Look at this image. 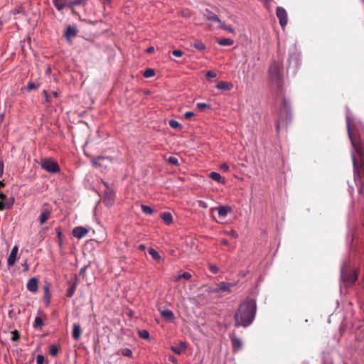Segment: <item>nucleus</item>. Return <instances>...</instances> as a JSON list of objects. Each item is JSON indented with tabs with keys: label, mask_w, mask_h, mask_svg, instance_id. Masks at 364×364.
<instances>
[{
	"label": "nucleus",
	"mask_w": 364,
	"mask_h": 364,
	"mask_svg": "<svg viewBox=\"0 0 364 364\" xmlns=\"http://www.w3.org/2000/svg\"><path fill=\"white\" fill-rule=\"evenodd\" d=\"M257 311L256 301L252 298H247L239 306L234 316L236 326L247 327L255 319Z\"/></svg>",
	"instance_id": "f257e3e1"
},
{
	"label": "nucleus",
	"mask_w": 364,
	"mask_h": 364,
	"mask_svg": "<svg viewBox=\"0 0 364 364\" xmlns=\"http://www.w3.org/2000/svg\"><path fill=\"white\" fill-rule=\"evenodd\" d=\"M291 119V108L289 102L286 99L282 100L280 114L278 119L277 129L279 132L280 127L287 125Z\"/></svg>",
	"instance_id": "f03ea898"
},
{
	"label": "nucleus",
	"mask_w": 364,
	"mask_h": 364,
	"mask_svg": "<svg viewBox=\"0 0 364 364\" xmlns=\"http://www.w3.org/2000/svg\"><path fill=\"white\" fill-rule=\"evenodd\" d=\"M269 80L272 87L280 88L282 85V76L279 65L275 61L272 62L269 68Z\"/></svg>",
	"instance_id": "7ed1b4c3"
},
{
	"label": "nucleus",
	"mask_w": 364,
	"mask_h": 364,
	"mask_svg": "<svg viewBox=\"0 0 364 364\" xmlns=\"http://www.w3.org/2000/svg\"><path fill=\"white\" fill-rule=\"evenodd\" d=\"M40 165L43 169L50 173H56L60 171L58 164L49 158L41 159Z\"/></svg>",
	"instance_id": "20e7f679"
},
{
	"label": "nucleus",
	"mask_w": 364,
	"mask_h": 364,
	"mask_svg": "<svg viewBox=\"0 0 364 364\" xmlns=\"http://www.w3.org/2000/svg\"><path fill=\"white\" fill-rule=\"evenodd\" d=\"M358 271L354 269L348 273H344L343 269H341V277L345 282V286H352L358 279Z\"/></svg>",
	"instance_id": "39448f33"
},
{
	"label": "nucleus",
	"mask_w": 364,
	"mask_h": 364,
	"mask_svg": "<svg viewBox=\"0 0 364 364\" xmlns=\"http://www.w3.org/2000/svg\"><path fill=\"white\" fill-rule=\"evenodd\" d=\"M346 121H347L348 134L350 140L351 141L352 146H353V148L355 150L358 155H359L360 157H363V146L360 143H357L355 141V139L353 138L352 133H351L350 129V119L348 117H347Z\"/></svg>",
	"instance_id": "423d86ee"
},
{
	"label": "nucleus",
	"mask_w": 364,
	"mask_h": 364,
	"mask_svg": "<svg viewBox=\"0 0 364 364\" xmlns=\"http://www.w3.org/2000/svg\"><path fill=\"white\" fill-rule=\"evenodd\" d=\"M103 202L107 206H112L114 203V191L107 188L105 191Z\"/></svg>",
	"instance_id": "0eeeda50"
},
{
	"label": "nucleus",
	"mask_w": 364,
	"mask_h": 364,
	"mask_svg": "<svg viewBox=\"0 0 364 364\" xmlns=\"http://www.w3.org/2000/svg\"><path fill=\"white\" fill-rule=\"evenodd\" d=\"M276 14L279 18V23L282 27H284L287 24V14L286 10L282 7H277Z\"/></svg>",
	"instance_id": "6e6552de"
},
{
	"label": "nucleus",
	"mask_w": 364,
	"mask_h": 364,
	"mask_svg": "<svg viewBox=\"0 0 364 364\" xmlns=\"http://www.w3.org/2000/svg\"><path fill=\"white\" fill-rule=\"evenodd\" d=\"M18 247L17 245H15L13 247L9 256L7 259V264L9 267H11L14 265V264L16 262L17 259V255H18Z\"/></svg>",
	"instance_id": "1a4fd4ad"
},
{
	"label": "nucleus",
	"mask_w": 364,
	"mask_h": 364,
	"mask_svg": "<svg viewBox=\"0 0 364 364\" xmlns=\"http://www.w3.org/2000/svg\"><path fill=\"white\" fill-rule=\"evenodd\" d=\"M77 30L75 26H68L65 31V37L68 41H71V39L76 36Z\"/></svg>",
	"instance_id": "9d476101"
},
{
	"label": "nucleus",
	"mask_w": 364,
	"mask_h": 364,
	"mask_svg": "<svg viewBox=\"0 0 364 364\" xmlns=\"http://www.w3.org/2000/svg\"><path fill=\"white\" fill-rule=\"evenodd\" d=\"M26 288L29 291L33 294L36 293L38 288L37 279L36 277H31L29 279L26 284Z\"/></svg>",
	"instance_id": "9b49d317"
},
{
	"label": "nucleus",
	"mask_w": 364,
	"mask_h": 364,
	"mask_svg": "<svg viewBox=\"0 0 364 364\" xmlns=\"http://www.w3.org/2000/svg\"><path fill=\"white\" fill-rule=\"evenodd\" d=\"M87 232L88 230L82 226H77L73 230V235L78 239H80L86 236Z\"/></svg>",
	"instance_id": "f8f14e48"
},
{
	"label": "nucleus",
	"mask_w": 364,
	"mask_h": 364,
	"mask_svg": "<svg viewBox=\"0 0 364 364\" xmlns=\"http://www.w3.org/2000/svg\"><path fill=\"white\" fill-rule=\"evenodd\" d=\"M53 3L58 11H61L65 7L70 8V0H53Z\"/></svg>",
	"instance_id": "ddd939ff"
},
{
	"label": "nucleus",
	"mask_w": 364,
	"mask_h": 364,
	"mask_svg": "<svg viewBox=\"0 0 364 364\" xmlns=\"http://www.w3.org/2000/svg\"><path fill=\"white\" fill-rule=\"evenodd\" d=\"M352 159L353 162L355 175L360 174L361 173L364 174V162H362V164H360V166H359L358 161L355 159V154L353 152L352 153Z\"/></svg>",
	"instance_id": "4468645a"
},
{
	"label": "nucleus",
	"mask_w": 364,
	"mask_h": 364,
	"mask_svg": "<svg viewBox=\"0 0 364 364\" xmlns=\"http://www.w3.org/2000/svg\"><path fill=\"white\" fill-rule=\"evenodd\" d=\"M204 16L209 21L217 22L218 23H221V20L219 18V17L208 9L205 10Z\"/></svg>",
	"instance_id": "2eb2a0df"
},
{
	"label": "nucleus",
	"mask_w": 364,
	"mask_h": 364,
	"mask_svg": "<svg viewBox=\"0 0 364 364\" xmlns=\"http://www.w3.org/2000/svg\"><path fill=\"white\" fill-rule=\"evenodd\" d=\"M235 285V284L221 282L218 284V288L215 289V291L216 292H218L219 291H230V288Z\"/></svg>",
	"instance_id": "dca6fc26"
},
{
	"label": "nucleus",
	"mask_w": 364,
	"mask_h": 364,
	"mask_svg": "<svg viewBox=\"0 0 364 364\" xmlns=\"http://www.w3.org/2000/svg\"><path fill=\"white\" fill-rule=\"evenodd\" d=\"M218 215L220 218H225L232 211V208L228 205H221L218 208Z\"/></svg>",
	"instance_id": "f3484780"
},
{
	"label": "nucleus",
	"mask_w": 364,
	"mask_h": 364,
	"mask_svg": "<svg viewBox=\"0 0 364 364\" xmlns=\"http://www.w3.org/2000/svg\"><path fill=\"white\" fill-rule=\"evenodd\" d=\"M187 348V346L185 342H181L178 345L171 346V349L173 352L180 355Z\"/></svg>",
	"instance_id": "a211bd4d"
},
{
	"label": "nucleus",
	"mask_w": 364,
	"mask_h": 364,
	"mask_svg": "<svg viewBox=\"0 0 364 364\" xmlns=\"http://www.w3.org/2000/svg\"><path fill=\"white\" fill-rule=\"evenodd\" d=\"M50 210H49L48 209L43 210L39 217L41 225H43L50 218Z\"/></svg>",
	"instance_id": "6ab92c4d"
},
{
	"label": "nucleus",
	"mask_w": 364,
	"mask_h": 364,
	"mask_svg": "<svg viewBox=\"0 0 364 364\" xmlns=\"http://www.w3.org/2000/svg\"><path fill=\"white\" fill-rule=\"evenodd\" d=\"M82 333V330L80 324L75 323L73 328V337L75 340L77 341L80 339Z\"/></svg>",
	"instance_id": "aec40b11"
},
{
	"label": "nucleus",
	"mask_w": 364,
	"mask_h": 364,
	"mask_svg": "<svg viewBox=\"0 0 364 364\" xmlns=\"http://www.w3.org/2000/svg\"><path fill=\"white\" fill-rule=\"evenodd\" d=\"M43 299L46 302V306H48L50 302L51 294L50 291V287L48 285H46L43 287Z\"/></svg>",
	"instance_id": "412c9836"
},
{
	"label": "nucleus",
	"mask_w": 364,
	"mask_h": 364,
	"mask_svg": "<svg viewBox=\"0 0 364 364\" xmlns=\"http://www.w3.org/2000/svg\"><path fill=\"white\" fill-rule=\"evenodd\" d=\"M209 177L213 181L221 183L223 184L225 183V178H223L221 175L218 172H210L209 174Z\"/></svg>",
	"instance_id": "4be33fe9"
},
{
	"label": "nucleus",
	"mask_w": 364,
	"mask_h": 364,
	"mask_svg": "<svg viewBox=\"0 0 364 364\" xmlns=\"http://www.w3.org/2000/svg\"><path fill=\"white\" fill-rule=\"evenodd\" d=\"M231 341H232V348L234 350H239L241 348L242 342L238 338H237L235 336H232L231 338Z\"/></svg>",
	"instance_id": "5701e85b"
},
{
	"label": "nucleus",
	"mask_w": 364,
	"mask_h": 364,
	"mask_svg": "<svg viewBox=\"0 0 364 364\" xmlns=\"http://www.w3.org/2000/svg\"><path fill=\"white\" fill-rule=\"evenodd\" d=\"M161 218L167 225H170L173 223V217L171 213L165 212L161 214Z\"/></svg>",
	"instance_id": "b1692460"
},
{
	"label": "nucleus",
	"mask_w": 364,
	"mask_h": 364,
	"mask_svg": "<svg viewBox=\"0 0 364 364\" xmlns=\"http://www.w3.org/2000/svg\"><path fill=\"white\" fill-rule=\"evenodd\" d=\"M217 43L222 46H230L234 43V41L231 38H225L217 41Z\"/></svg>",
	"instance_id": "393cba45"
},
{
	"label": "nucleus",
	"mask_w": 364,
	"mask_h": 364,
	"mask_svg": "<svg viewBox=\"0 0 364 364\" xmlns=\"http://www.w3.org/2000/svg\"><path fill=\"white\" fill-rule=\"evenodd\" d=\"M231 87L230 83L225 81H220L216 85V87L222 90H229Z\"/></svg>",
	"instance_id": "a878e982"
},
{
	"label": "nucleus",
	"mask_w": 364,
	"mask_h": 364,
	"mask_svg": "<svg viewBox=\"0 0 364 364\" xmlns=\"http://www.w3.org/2000/svg\"><path fill=\"white\" fill-rule=\"evenodd\" d=\"M161 316L167 320L172 321L174 318V315L172 311L166 309L161 312Z\"/></svg>",
	"instance_id": "bb28decb"
},
{
	"label": "nucleus",
	"mask_w": 364,
	"mask_h": 364,
	"mask_svg": "<svg viewBox=\"0 0 364 364\" xmlns=\"http://www.w3.org/2000/svg\"><path fill=\"white\" fill-rule=\"evenodd\" d=\"M149 254L151 256V257L156 260L159 261L161 259V255L154 248H150L148 250Z\"/></svg>",
	"instance_id": "cd10ccee"
},
{
	"label": "nucleus",
	"mask_w": 364,
	"mask_h": 364,
	"mask_svg": "<svg viewBox=\"0 0 364 364\" xmlns=\"http://www.w3.org/2000/svg\"><path fill=\"white\" fill-rule=\"evenodd\" d=\"M191 274L189 273V272H183V274H178L177 275L175 279H174V281L175 282H178V280H180L181 279H186V280H188L191 278Z\"/></svg>",
	"instance_id": "c85d7f7f"
},
{
	"label": "nucleus",
	"mask_w": 364,
	"mask_h": 364,
	"mask_svg": "<svg viewBox=\"0 0 364 364\" xmlns=\"http://www.w3.org/2000/svg\"><path fill=\"white\" fill-rule=\"evenodd\" d=\"M192 46L196 48L197 50H204L205 49V46L200 41L198 40H196L195 41Z\"/></svg>",
	"instance_id": "c756f323"
},
{
	"label": "nucleus",
	"mask_w": 364,
	"mask_h": 364,
	"mask_svg": "<svg viewBox=\"0 0 364 364\" xmlns=\"http://www.w3.org/2000/svg\"><path fill=\"white\" fill-rule=\"evenodd\" d=\"M141 208L142 212L146 215H152L154 213V210L149 205H141Z\"/></svg>",
	"instance_id": "7c9ffc66"
},
{
	"label": "nucleus",
	"mask_w": 364,
	"mask_h": 364,
	"mask_svg": "<svg viewBox=\"0 0 364 364\" xmlns=\"http://www.w3.org/2000/svg\"><path fill=\"white\" fill-rule=\"evenodd\" d=\"M43 325V319L40 316H36L34 320L33 328H41Z\"/></svg>",
	"instance_id": "2f4dec72"
},
{
	"label": "nucleus",
	"mask_w": 364,
	"mask_h": 364,
	"mask_svg": "<svg viewBox=\"0 0 364 364\" xmlns=\"http://www.w3.org/2000/svg\"><path fill=\"white\" fill-rule=\"evenodd\" d=\"M168 124L171 128L173 129H181L182 127L181 124L174 119L169 120Z\"/></svg>",
	"instance_id": "473e14b6"
},
{
	"label": "nucleus",
	"mask_w": 364,
	"mask_h": 364,
	"mask_svg": "<svg viewBox=\"0 0 364 364\" xmlns=\"http://www.w3.org/2000/svg\"><path fill=\"white\" fill-rule=\"evenodd\" d=\"M218 28H222L223 30H225L228 31L229 33H233L234 28L230 26H226L224 23L221 21V23H219Z\"/></svg>",
	"instance_id": "72a5a7b5"
},
{
	"label": "nucleus",
	"mask_w": 364,
	"mask_h": 364,
	"mask_svg": "<svg viewBox=\"0 0 364 364\" xmlns=\"http://www.w3.org/2000/svg\"><path fill=\"white\" fill-rule=\"evenodd\" d=\"M58 350H59V348L57 346H55V345L50 346L49 353L50 354V355H52L53 357L55 356L58 354Z\"/></svg>",
	"instance_id": "f704fd0d"
},
{
	"label": "nucleus",
	"mask_w": 364,
	"mask_h": 364,
	"mask_svg": "<svg viewBox=\"0 0 364 364\" xmlns=\"http://www.w3.org/2000/svg\"><path fill=\"white\" fill-rule=\"evenodd\" d=\"M154 75H155V72L151 68H147L146 70H145V71L144 73V76L146 78L151 77L154 76Z\"/></svg>",
	"instance_id": "c9c22d12"
},
{
	"label": "nucleus",
	"mask_w": 364,
	"mask_h": 364,
	"mask_svg": "<svg viewBox=\"0 0 364 364\" xmlns=\"http://www.w3.org/2000/svg\"><path fill=\"white\" fill-rule=\"evenodd\" d=\"M121 353L124 356L129 357V358L132 357L133 355L132 350L129 348H127L122 349Z\"/></svg>",
	"instance_id": "e433bc0d"
},
{
	"label": "nucleus",
	"mask_w": 364,
	"mask_h": 364,
	"mask_svg": "<svg viewBox=\"0 0 364 364\" xmlns=\"http://www.w3.org/2000/svg\"><path fill=\"white\" fill-rule=\"evenodd\" d=\"M13 204V201L11 203L0 201V210H3L5 208H10Z\"/></svg>",
	"instance_id": "4c0bfd02"
},
{
	"label": "nucleus",
	"mask_w": 364,
	"mask_h": 364,
	"mask_svg": "<svg viewBox=\"0 0 364 364\" xmlns=\"http://www.w3.org/2000/svg\"><path fill=\"white\" fill-rule=\"evenodd\" d=\"M196 107L200 111H204L206 108L210 107V105L205 102H198Z\"/></svg>",
	"instance_id": "58836bf2"
},
{
	"label": "nucleus",
	"mask_w": 364,
	"mask_h": 364,
	"mask_svg": "<svg viewBox=\"0 0 364 364\" xmlns=\"http://www.w3.org/2000/svg\"><path fill=\"white\" fill-rule=\"evenodd\" d=\"M139 336L143 339L149 338V333L146 330H141L139 332Z\"/></svg>",
	"instance_id": "ea45409f"
},
{
	"label": "nucleus",
	"mask_w": 364,
	"mask_h": 364,
	"mask_svg": "<svg viewBox=\"0 0 364 364\" xmlns=\"http://www.w3.org/2000/svg\"><path fill=\"white\" fill-rule=\"evenodd\" d=\"M76 289V285L75 284H73V286H71L67 291V296L68 297H71L73 296V295L75 293V291Z\"/></svg>",
	"instance_id": "a19ab883"
},
{
	"label": "nucleus",
	"mask_w": 364,
	"mask_h": 364,
	"mask_svg": "<svg viewBox=\"0 0 364 364\" xmlns=\"http://www.w3.org/2000/svg\"><path fill=\"white\" fill-rule=\"evenodd\" d=\"M84 0H73L70 1V8L73 9L75 6H78L82 4Z\"/></svg>",
	"instance_id": "79ce46f5"
},
{
	"label": "nucleus",
	"mask_w": 364,
	"mask_h": 364,
	"mask_svg": "<svg viewBox=\"0 0 364 364\" xmlns=\"http://www.w3.org/2000/svg\"><path fill=\"white\" fill-rule=\"evenodd\" d=\"M224 233L228 235H230V236H231V237H232L234 238H236L237 237V233L234 230H226V231L224 232Z\"/></svg>",
	"instance_id": "37998d69"
},
{
	"label": "nucleus",
	"mask_w": 364,
	"mask_h": 364,
	"mask_svg": "<svg viewBox=\"0 0 364 364\" xmlns=\"http://www.w3.org/2000/svg\"><path fill=\"white\" fill-rule=\"evenodd\" d=\"M168 161L171 164H173V165H178V160L177 158L176 157H173V156H170L168 159Z\"/></svg>",
	"instance_id": "c03bdc74"
},
{
	"label": "nucleus",
	"mask_w": 364,
	"mask_h": 364,
	"mask_svg": "<svg viewBox=\"0 0 364 364\" xmlns=\"http://www.w3.org/2000/svg\"><path fill=\"white\" fill-rule=\"evenodd\" d=\"M45 358L43 355H38L36 357V364H43Z\"/></svg>",
	"instance_id": "a18cd8bd"
},
{
	"label": "nucleus",
	"mask_w": 364,
	"mask_h": 364,
	"mask_svg": "<svg viewBox=\"0 0 364 364\" xmlns=\"http://www.w3.org/2000/svg\"><path fill=\"white\" fill-rule=\"evenodd\" d=\"M209 269L213 274H217L219 272V268L214 264H210Z\"/></svg>",
	"instance_id": "49530a36"
},
{
	"label": "nucleus",
	"mask_w": 364,
	"mask_h": 364,
	"mask_svg": "<svg viewBox=\"0 0 364 364\" xmlns=\"http://www.w3.org/2000/svg\"><path fill=\"white\" fill-rule=\"evenodd\" d=\"M172 54L176 57L180 58L183 55V52L181 50H173Z\"/></svg>",
	"instance_id": "de8ad7c7"
},
{
	"label": "nucleus",
	"mask_w": 364,
	"mask_h": 364,
	"mask_svg": "<svg viewBox=\"0 0 364 364\" xmlns=\"http://www.w3.org/2000/svg\"><path fill=\"white\" fill-rule=\"evenodd\" d=\"M217 76V74L215 71L209 70L206 73L207 78H214Z\"/></svg>",
	"instance_id": "09e8293b"
},
{
	"label": "nucleus",
	"mask_w": 364,
	"mask_h": 364,
	"mask_svg": "<svg viewBox=\"0 0 364 364\" xmlns=\"http://www.w3.org/2000/svg\"><path fill=\"white\" fill-rule=\"evenodd\" d=\"M12 334H13V336H12L11 340L13 341H18L19 339V334H18V333L16 331H13Z\"/></svg>",
	"instance_id": "8fccbe9b"
},
{
	"label": "nucleus",
	"mask_w": 364,
	"mask_h": 364,
	"mask_svg": "<svg viewBox=\"0 0 364 364\" xmlns=\"http://www.w3.org/2000/svg\"><path fill=\"white\" fill-rule=\"evenodd\" d=\"M37 86L33 82H29L27 85V89L28 91H31L33 89H36Z\"/></svg>",
	"instance_id": "3c124183"
},
{
	"label": "nucleus",
	"mask_w": 364,
	"mask_h": 364,
	"mask_svg": "<svg viewBox=\"0 0 364 364\" xmlns=\"http://www.w3.org/2000/svg\"><path fill=\"white\" fill-rule=\"evenodd\" d=\"M194 115H195L194 112H191V111L186 112L184 114V117L187 119H190L191 117H193Z\"/></svg>",
	"instance_id": "603ef678"
},
{
	"label": "nucleus",
	"mask_w": 364,
	"mask_h": 364,
	"mask_svg": "<svg viewBox=\"0 0 364 364\" xmlns=\"http://www.w3.org/2000/svg\"><path fill=\"white\" fill-rule=\"evenodd\" d=\"M220 169L224 171H228L229 170V166L227 164H222L220 165Z\"/></svg>",
	"instance_id": "864d4df0"
},
{
	"label": "nucleus",
	"mask_w": 364,
	"mask_h": 364,
	"mask_svg": "<svg viewBox=\"0 0 364 364\" xmlns=\"http://www.w3.org/2000/svg\"><path fill=\"white\" fill-rule=\"evenodd\" d=\"M198 205L200 207V208H208V205L207 203L203 201V200H199L198 201Z\"/></svg>",
	"instance_id": "5fc2aeb1"
},
{
	"label": "nucleus",
	"mask_w": 364,
	"mask_h": 364,
	"mask_svg": "<svg viewBox=\"0 0 364 364\" xmlns=\"http://www.w3.org/2000/svg\"><path fill=\"white\" fill-rule=\"evenodd\" d=\"M43 95H44V96H45V97H46V102H50V100H50L51 96L48 95V93H47L46 90H43Z\"/></svg>",
	"instance_id": "6e6d98bb"
},
{
	"label": "nucleus",
	"mask_w": 364,
	"mask_h": 364,
	"mask_svg": "<svg viewBox=\"0 0 364 364\" xmlns=\"http://www.w3.org/2000/svg\"><path fill=\"white\" fill-rule=\"evenodd\" d=\"M154 51V48L153 46H150L146 50V52L147 53H152Z\"/></svg>",
	"instance_id": "4d7b16f0"
},
{
	"label": "nucleus",
	"mask_w": 364,
	"mask_h": 364,
	"mask_svg": "<svg viewBox=\"0 0 364 364\" xmlns=\"http://www.w3.org/2000/svg\"><path fill=\"white\" fill-rule=\"evenodd\" d=\"M138 249L139 250L144 251L146 249V245L144 244H141L138 246Z\"/></svg>",
	"instance_id": "13d9d810"
},
{
	"label": "nucleus",
	"mask_w": 364,
	"mask_h": 364,
	"mask_svg": "<svg viewBox=\"0 0 364 364\" xmlns=\"http://www.w3.org/2000/svg\"><path fill=\"white\" fill-rule=\"evenodd\" d=\"M23 267H24V270L28 272L29 270V266L28 264L25 262L23 264Z\"/></svg>",
	"instance_id": "bf43d9fd"
},
{
	"label": "nucleus",
	"mask_w": 364,
	"mask_h": 364,
	"mask_svg": "<svg viewBox=\"0 0 364 364\" xmlns=\"http://www.w3.org/2000/svg\"><path fill=\"white\" fill-rule=\"evenodd\" d=\"M3 169H4V164L3 162H0V176L3 173Z\"/></svg>",
	"instance_id": "052dcab7"
},
{
	"label": "nucleus",
	"mask_w": 364,
	"mask_h": 364,
	"mask_svg": "<svg viewBox=\"0 0 364 364\" xmlns=\"http://www.w3.org/2000/svg\"><path fill=\"white\" fill-rule=\"evenodd\" d=\"M221 244L223 245H228V241L226 239H223L221 240Z\"/></svg>",
	"instance_id": "680f3d73"
},
{
	"label": "nucleus",
	"mask_w": 364,
	"mask_h": 364,
	"mask_svg": "<svg viewBox=\"0 0 364 364\" xmlns=\"http://www.w3.org/2000/svg\"><path fill=\"white\" fill-rule=\"evenodd\" d=\"M50 96L55 98L58 97V92L56 91H53L51 92Z\"/></svg>",
	"instance_id": "e2e57ef3"
},
{
	"label": "nucleus",
	"mask_w": 364,
	"mask_h": 364,
	"mask_svg": "<svg viewBox=\"0 0 364 364\" xmlns=\"http://www.w3.org/2000/svg\"><path fill=\"white\" fill-rule=\"evenodd\" d=\"M0 198H1V199H4V198H6V196H5L4 194H3V193H1V194H0Z\"/></svg>",
	"instance_id": "0e129e2a"
},
{
	"label": "nucleus",
	"mask_w": 364,
	"mask_h": 364,
	"mask_svg": "<svg viewBox=\"0 0 364 364\" xmlns=\"http://www.w3.org/2000/svg\"><path fill=\"white\" fill-rule=\"evenodd\" d=\"M18 13H19V10L18 9H15L14 14H18Z\"/></svg>",
	"instance_id": "69168bd1"
},
{
	"label": "nucleus",
	"mask_w": 364,
	"mask_h": 364,
	"mask_svg": "<svg viewBox=\"0 0 364 364\" xmlns=\"http://www.w3.org/2000/svg\"><path fill=\"white\" fill-rule=\"evenodd\" d=\"M92 163H93V164H97V161H96V160H93V161H92Z\"/></svg>",
	"instance_id": "338daca9"
},
{
	"label": "nucleus",
	"mask_w": 364,
	"mask_h": 364,
	"mask_svg": "<svg viewBox=\"0 0 364 364\" xmlns=\"http://www.w3.org/2000/svg\"><path fill=\"white\" fill-rule=\"evenodd\" d=\"M3 118H4V115H3V114H1V115L0 116V120H2V119H3Z\"/></svg>",
	"instance_id": "774afa93"
}]
</instances>
